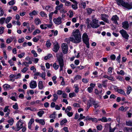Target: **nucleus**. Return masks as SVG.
Here are the masks:
<instances>
[{"label":"nucleus","mask_w":132,"mask_h":132,"mask_svg":"<svg viewBox=\"0 0 132 132\" xmlns=\"http://www.w3.org/2000/svg\"><path fill=\"white\" fill-rule=\"evenodd\" d=\"M126 125L128 126H132V120L128 121H126Z\"/></svg>","instance_id":"obj_40"},{"label":"nucleus","mask_w":132,"mask_h":132,"mask_svg":"<svg viewBox=\"0 0 132 132\" xmlns=\"http://www.w3.org/2000/svg\"><path fill=\"white\" fill-rule=\"evenodd\" d=\"M46 76L45 73V72H43L42 73L41 75V77L44 80L45 79V77Z\"/></svg>","instance_id":"obj_58"},{"label":"nucleus","mask_w":132,"mask_h":132,"mask_svg":"<svg viewBox=\"0 0 132 132\" xmlns=\"http://www.w3.org/2000/svg\"><path fill=\"white\" fill-rule=\"evenodd\" d=\"M28 68L27 67H24L21 70V72L23 73L25 72L27 70H28Z\"/></svg>","instance_id":"obj_59"},{"label":"nucleus","mask_w":132,"mask_h":132,"mask_svg":"<svg viewBox=\"0 0 132 132\" xmlns=\"http://www.w3.org/2000/svg\"><path fill=\"white\" fill-rule=\"evenodd\" d=\"M132 90V89L131 87L130 86H128L127 87V90L126 93L127 94L129 95L131 92Z\"/></svg>","instance_id":"obj_23"},{"label":"nucleus","mask_w":132,"mask_h":132,"mask_svg":"<svg viewBox=\"0 0 132 132\" xmlns=\"http://www.w3.org/2000/svg\"><path fill=\"white\" fill-rule=\"evenodd\" d=\"M40 32V31L39 30L36 29L33 32L32 34L33 35H35Z\"/></svg>","instance_id":"obj_32"},{"label":"nucleus","mask_w":132,"mask_h":132,"mask_svg":"<svg viewBox=\"0 0 132 132\" xmlns=\"http://www.w3.org/2000/svg\"><path fill=\"white\" fill-rule=\"evenodd\" d=\"M23 123L20 120L18 121L16 124V131H19L23 127Z\"/></svg>","instance_id":"obj_7"},{"label":"nucleus","mask_w":132,"mask_h":132,"mask_svg":"<svg viewBox=\"0 0 132 132\" xmlns=\"http://www.w3.org/2000/svg\"><path fill=\"white\" fill-rule=\"evenodd\" d=\"M83 41H89V38L88 36L86 33H84L82 36Z\"/></svg>","instance_id":"obj_12"},{"label":"nucleus","mask_w":132,"mask_h":132,"mask_svg":"<svg viewBox=\"0 0 132 132\" xmlns=\"http://www.w3.org/2000/svg\"><path fill=\"white\" fill-rule=\"evenodd\" d=\"M128 108L127 107H126L125 108H124L123 106H122L119 108V110H121L125 112L127 110Z\"/></svg>","instance_id":"obj_25"},{"label":"nucleus","mask_w":132,"mask_h":132,"mask_svg":"<svg viewBox=\"0 0 132 132\" xmlns=\"http://www.w3.org/2000/svg\"><path fill=\"white\" fill-rule=\"evenodd\" d=\"M67 122V120L66 119H63L61 121L60 125L61 126L63 125L64 123H66Z\"/></svg>","instance_id":"obj_49"},{"label":"nucleus","mask_w":132,"mask_h":132,"mask_svg":"<svg viewBox=\"0 0 132 132\" xmlns=\"http://www.w3.org/2000/svg\"><path fill=\"white\" fill-rule=\"evenodd\" d=\"M31 53L33 54L35 57H36L37 56V54L34 50H32L31 51Z\"/></svg>","instance_id":"obj_60"},{"label":"nucleus","mask_w":132,"mask_h":132,"mask_svg":"<svg viewBox=\"0 0 132 132\" xmlns=\"http://www.w3.org/2000/svg\"><path fill=\"white\" fill-rule=\"evenodd\" d=\"M53 21L56 24L59 25L62 23V19L60 17L53 19Z\"/></svg>","instance_id":"obj_8"},{"label":"nucleus","mask_w":132,"mask_h":132,"mask_svg":"<svg viewBox=\"0 0 132 132\" xmlns=\"http://www.w3.org/2000/svg\"><path fill=\"white\" fill-rule=\"evenodd\" d=\"M38 87L40 89H42L44 88L43 82L42 81H39L38 84Z\"/></svg>","instance_id":"obj_20"},{"label":"nucleus","mask_w":132,"mask_h":132,"mask_svg":"<svg viewBox=\"0 0 132 132\" xmlns=\"http://www.w3.org/2000/svg\"><path fill=\"white\" fill-rule=\"evenodd\" d=\"M108 81V80H106L104 81H103L102 82V85L104 87H106V82Z\"/></svg>","instance_id":"obj_42"},{"label":"nucleus","mask_w":132,"mask_h":132,"mask_svg":"<svg viewBox=\"0 0 132 132\" xmlns=\"http://www.w3.org/2000/svg\"><path fill=\"white\" fill-rule=\"evenodd\" d=\"M120 32L124 38L126 39H128L129 36L126 31L123 29H122L120 31Z\"/></svg>","instance_id":"obj_6"},{"label":"nucleus","mask_w":132,"mask_h":132,"mask_svg":"<svg viewBox=\"0 0 132 132\" xmlns=\"http://www.w3.org/2000/svg\"><path fill=\"white\" fill-rule=\"evenodd\" d=\"M53 67L54 69L55 70H57L59 68V65H57L56 63H54L53 65Z\"/></svg>","instance_id":"obj_35"},{"label":"nucleus","mask_w":132,"mask_h":132,"mask_svg":"<svg viewBox=\"0 0 132 132\" xmlns=\"http://www.w3.org/2000/svg\"><path fill=\"white\" fill-rule=\"evenodd\" d=\"M72 34L76 40L79 41L81 40V34L79 30L77 29L76 30H73Z\"/></svg>","instance_id":"obj_2"},{"label":"nucleus","mask_w":132,"mask_h":132,"mask_svg":"<svg viewBox=\"0 0 132 132\" xmlns=\"http://www.w3.org/2000/svg\"><path fill=\"white\" fill-rule=\"evenodd\" d=\"M95 102V100L92 98H90L89 100L88 101L87 103L91 105L93 104Z\"/></svg>","instance_id":"obj_19"},{"label":"nucleus","mask_w":132,"mask_h":132,"mask_svg":"<svg viewBox=\"0 0 132 132\" xmlns=\"http://www.w3.org/2000/svg\"><path fill=\"white\" fill-rule=\"evenodd\" d=\"M75 87V92L76 93H77L79 92V88L78 86L77 85H74Z\"/></svg>","instance_id":"obj_47"},{"label":"nucleus","mask_w":132,"mask_h":132,"mask_svg":"<svg viewBox=\"0 0 132 132\" xmlns=\"http://www.w3.org/2000/svg\"><path fill=\"white\" fill-rule=\"evenodd\" d=\"M16 40V39L15 37H11L7 39L6 41H15Z\"/></svg>","instance_id":"obj_21"},{"label":"nucleus","mask_w":132,"mask_h":132,"mask_svg":"<svg viewBox=\"0 0 132 132\" xmlns=\"http://www.w3.org/2000/svg\"><path fill=\"white\" fill-rule=\"evenodd\" d=\"M15 3V1L14 0H12L10 1L9 3V4L10 5H12Z\"/></svg>","instance_id":"obj_46"},{"label":"nucleus","mask_w":132,"mask_h":132,"mask_svg":"<svg viewBox=\"0 0 132 132\" xmlns=\"http://www.w3.org/2000/svg\"><path fill=\"white\" fill-rule=\"evenodd\" d=\"M71 109V106H68L66 108V109L65 111V113H67L69 112L70 110Z\"/></svg>","instance_id":"obj_51"},{"label":"nucleus","mask_w":132,"mask_h":132,"mask_svg":"<svg viewBox=\"0 0 132 132\" xmlns=\"http://www.w3.org/2000/svg\"><path fill=\"white\" fill-rule=\"evenodd\" d=\"M4 28L3 27H0V34H2L4 32Z\"/></svg>","instance_id":"obj_57"},{"label":"nucleus","mask_w":132,"mask_h":132,"mask_svg":"<svg viewBox=\"0 0 132 132\" xmlns=\"http://www.w3.org/2000/svg\"><path fill=\"white\" fill-rule=\"evenodd\" d=\"M93 105L94 106V107L95 109L97 108L99 106L98 103L96 102V101Z\"/></svg>","instance_id":"obj_45"},{"label":"nucleus","mask_w":132,"mask_h":132,"mask_svg":"<svg viewBox=\"0 0 132 132\" xmlns=\"http://www.w3.org/2000/svg\"><path fill=\"white\" fill-rule=\"evenodd\" d=\"M14 78L15 79H17L20 78L21 77V74L20 73H18L17 75H14Z\"/></svg>","instance_id":"obj_44"},{"label":"nucleus","mask_w":132,"mask_h":132,"mask_svg":"<svg viewBox=\"0 0 132 132\" xmlns=\"http://www.w3.org/2000/svg\"><path fill=\"white\" fill-rule=\"evenodd\" d=\"M123 6L128 9H132V5L127 3H125Z\"/></svg>","instance_id":"obj_16"},{"label":"nucleus","mask_w":132,"mask_h":132,"mask_svg":"<svg viewBox=\"0 0 132 132\" xmlns=\"http://www.w3.org/2000/svg\"><path fill=\"white\" fill-rule=\"evenodd\" d=\"M37 86L36 82V81L32 80L30 83V87L31 88H35Z\"/></svg>","instance_id":"obj_10"},{"label":"nucleus","mask_w":132,"mask_h":132,"mask_svg":"<svg viewBox=\"0 0 132 132\" xmlns=\"http://www.w3.org/2000/svg\"><path fill=\"white\" fill-rule=\"evenodd\" d=\"M122 27L124 29H127L129 28V25L128 22L125 21L122 23Z\"/></svg>","instance_id":"obj_14"},{"label":"nucleus","mask_w":132,"mask_h":132,"mask_svg":"<svg viewBox=\"0 0 132 132\" xmlns=\"http://www.w3.org/2000/svg\"><path fill=\"white\" fill-rule=\"evenodd\" d=\"M5 20V18H2L0 20V23L3 24L4 22V21Z\"/></svg>","instance_id":"obj_64"},{"label":"nucleus","mask_w":132,"mask_h":132,"mask_svg":"<svg viewBox=\"0 0 132 132\" xmlns=\"http://www.w3.org/2000/svg\"><path fill=\"white\" fill-rule=\"evenodd\" d=\"M118 4L119 5H121L123 6L125 3L122 0H116Z\"/></svg>","instance_id":"obj_27"},{"label":"nucleus","mask_w":132,"mask_h":132,"mask_svg":"<svg viewBox=\"0 0 132 132\" xmlns=\"http://www.w3.org/2000/svg\"><path fill=\"white\" fill-rule=\"evenodd\" d=\"M101 15L102 20L107 23H108L109 22V20L108 19L109 16L108 15L105 14H102Z\"/></svg>","instance_id":"obj_9"},{"label":"nucleus","mask_w":132,"mask_h":132,"mask_svg":"<svg viewBox=\"0 0 132 132\" xmlns=\"http://www.w3.org/2000/svg\"><path fill=\"white\" fill-rule=\"evenodd\" d=\"M110 44L111 46H113L117 45V44L116 42H110Z\"/></svg>","instance_id":"obj_61"},{"label":"nucleus","mask_w":132,"mask_h":132,"mask_svg":"<svg viewBox=\"0 0 132 132\" xmlns=\"http://www.w3.org/2000/svg\"><path fill=\"white\" fill-rule=\"evenodd\" d=\"M25 110H30L31 111L33 112L37 110V109H36L35 108L32 107H26L25 108Z\"/></svg>","instance_id":"obj_18"},{"label":"nucleus","mask_w":132,"mask_h":132,"mask_svg":"<svg viewBox=\"0 0 132 132\" xmlns=\"http://www.w3.org/2000/svg\"><path fill=\"white\" fill-rule=\"evenodd\" d=\"M63 54L62 52L60 53L57 55V60L60 67V71H62L64 66L63 60Z\"/></svg>","instance_id":"obj_1"},{"label":"nucleus","mask_w":132,"mask_h":132,"mask_svg":"<svg viewBox=\"0 0 132 132\" xmlns=\"http://www.w3.org/2000/svg\"><path fill=\"white\" fill-rule=\"evenodd\" d=\"M63 7V4L62 3H60L59 5H57L56 7V9L58 10H60Z\"/></svg>","instance_id":"obj_29"},{"label":"nucleus","mask_w":132,"mask_h":132,"mask_svg":"<svg viewBox=\"0 0 132 132\" xmlns=\"http://www.w3.org/2000/svg\"><path fill=\"white\" fill-rule=\"evenodd\" d=\"M37 13L35 10H34L31 13H30L29 14V15L30 16H32L33 15H37Z\"/></svg>","instance_id":"obj_38"},{"label":"nucleus","mask_w":132,"mask_h":132,"mask_svg":"<svg viewBox=\"0 0 132 132\" xmlns=\"http://www.w3.org/2000/svg\"><path fill=\"white\" fill-rule=\"evenodd\" d=\"M94 10L90 8H88L87 10V13L89 14H91L92 11H93Z\"/></svg>","instance_id":"obj_62"},{"label":"nucleus","mask_w":132,"mask_h":132,"mask_svg":"<svg viewBox=\"0 0 132 132\" xmlns=\"http://www.w3.org/2000/svg\"><path fill=\"white\" fill-rule=\"evenodd\" d=\"M54 45V48L53 50L55 53L58 52L60 48V46L58 43L55 42L53 43Z\"/></svg>","instance_id":"obj_5"},{"label":"nucleus","mask_w":132,"mask_h":132,"mask_svg":"<svg viewBox=\"0 0 132 132\" xmlns=\"http://www.w3.org/2000/svg\"><path fill=\"white\" fill-rule=\"evenodd\" d=\"M117 92L121 94H123L125 96H126V94L124 92V91L121 89H117Z\"/></svg>","instance_id":"obj_22"},{"label":"nucleus","mask_w":132,"mask_h":132,"mask_svg":"<svg viewBox=\"0 0 132 132\" xmlns=\"http://www.w3.org/2000/svg\"><path fill=\"white\" fill-rule=\"evenodd\" d=\"M14 122V121L13 118L11 119L10 120H9L8 121V123L10 124L11 126H12L13 125Z\"/></svg>","instance_id":"obj_37"},{"label":"nucleus","mask_w":132,"mask_h":132,"mask_svg":"<svg viewBox=\"0 0 132 132\" xmlns=\"http://www.w3.org/2000/svg\"><path fill=\"white\" fill-rule=\"evenodd\" d=\"M98 20L96 19H93L90 23V24L91 27L93 28H97L100 26L98 24Z\"/></svg>","instance_id":"obj_3"},{"label":"nucleus","mask_w":132,"mask_h":132,"mask_svg":"<svg viewBox=\"0 0 132 132\" xmlns=\"http://www.w3.org/2000/svg\"><path fill=\"white\" fill-rule=\"evenodd\" d=\"M69 13H70L69 17L70 18L72 17L73 15V12L71 10H70L69 12Z\"/></svg>","instance_id":"obj_52"},{"label":"nucleus","mask_w":132,"mask_h":132,"mask_svg":"<svg viewBox=\"0 0 132 132\" xmlns=\"http://www.w3.org/2000/svg\"><path fill=\"white\" fill-rule=\"evenodd\" d=\"M74 3L75 4H72V8L74 10H76L78 9L77 4L78 3L77 2L75 1V0H70Z\"/></svg>","instance_id":"obj_13"},{"label":"nucleus","mask_w":132,"mask_h":132,"mask_svg":"<svg viewBox=\"0 0 132 132\" xmlns=\"http://www.w3.org/2000/svg\"><path fill=\"white\" fill-rule=\"evenodd\" d=\"M3 87L5 89L7 90L10 89H11L12 88H10V85L8 84H5L3 85Z\"/></svg>","instance_id":"obj_26"},{"label":"nucleus","mask_w":132,"mask_h":132,"mask_svg":"<svg viewBox=\"0 0 132 132\" xmlns=\"http://www.w3.org/2000/svg\"><path fill=\"white\" fill-rule=\"evenodd\" d=\"M117 73L118 74L121 75H123L125 73L124 71L122 70H121L120 72L117 71Z\"/></svg>","instance_id":"obj_54"},{"label":"nucleus","mask_w":132,"mask_h":132,"mask_svg":"<svg viewBox=\"0 0 132 132\" xmlns=\"http://www.w3.org/2000/svg\"><path fill=\"white\" fill-rule=\"evenodd\" d=\"M40 14L42 17H47V15L44 12L41 11L40 12Z\"/></svg>","instance_id":"obj_31"},{"label":"nucleus","mask_w":132,"mask_h":132,"mask_svg":"<svg viewBox=\"0 0 132 132\" xmlns=\"http://www.w3.org/2000/svg\"><path fill=\"white\" fill-rule=\"evenodd\" d=\"M35 121L36 122L39 123L42 125H44L45 124V122L44 119H41L39 120L38 119H36Z\"/></svg>","instance_id":"obj_17"},{"label":"nucleus","mask_w":132,"mask_h":132,"mask_svg":"<svg viewBox=\"0 0 132 132\" xmlns=\"http://www.w3.org/2000/svg\"><path fill=\"white\" fill-rule=\"evenodd\" d=\"M111 59L112 60H114L116 59V56L114 54H112L110 56Z\"/></svg>","instance_id":"obj_56"},{"label":"nucleus","mask_w":132,"mask_h":132,"mask_svg":"<svg viewBox=\"0 0 132 132\" xmlns=\"http://www.w3.org/2000/svg\"><path fill=\"white\" fill-rule=\"evenodd\" d=\"M40 27L42 29H46L47 28L46 24H41Z\"/></svg>","instance_id":"obj_41"},{"label":"nucleus","mask_w":132,"mask_h":132,"mask_svg":"<svg viewBox=\"0 0 132 132\" xmlns=\"http://www.w3.org/2000/svg\"><path fill=\"white\" fill-rule=\"evenodd\" d=\"M13 108L15 110H17L18 109V106L17 103H15V104L13 105Z\"/></svg>","instance_id":"obj_48"},{"label":"nucleus","mask_w":132,"mask_h":132,"mask_svg":"<svg viewBox=\"0 0 132 132\" xmlns=\"http://www.w3.org/2000/svg\"><path fill=\"white\" fill-rule=\"evenodd\" d=\"M52 56V55L51 54H49L47 56H45L44 59L45 60H47L48 59H49L50 57H51Z\"/></svg>","instance_id":"obj_39"},{"label":"nucleus","mask_w":132,"mask_h":132,"mask_svg":"<svg viewBox=\"0 0 132 132\" xmlns=\"http://www.w3.org/2000/svg\"><path fill=\"white\" fill-rule=\"evenodd\" d=\"M81 79V77L80 76L77 75L74 78V80L76 81L79 79Z\"/></svg>","instance_id":"obj_50"},{"label":"nucleus","mask_w":132,"mask_h":132,"mask_svg":"<svg viewBox=\"0 0 132 132\" xmlns=\"http://www.w3.org/2000/svg\"><path fill=\"white\" fill-rule=\"evenodd\" d=\"M53 96L54 98L53 99L52 101L53 102H55L58 99L57 95L56 94H53Z\"/></svg>","instance_id":"obj_30"},{"label":"nucleus","mask_w":132,"mask_h":132,"mask_svg":"<svg viewBox=\"0 0 132 132\" xmlns=\"http://www.w3.org/2000/svg\"><path fill=\"white\" fill-rule=\"evenodd\" d=\"M9 107V106H6L4 109V112H10V110L8 108Z\"/></svg>","instance_id":"obj_33"},{"label":"nucleus","mask_w":132,"mask_h":132,"mask_svg":"<svg viewBox=\"0 0 132 132\" xmlns=\"http://www.w3.org/2000/svg\"><path fill=\"white\" fill-rule=\"evenodd\" d=\"M130 128L126 127L124 128L123 130L125 132H129L130 130Z\"/></svg>","instance_id":"obj_43"},{"label":"nucleus","mask_w":132,"mask_h":132,"mask_svg":"<svg viewBox=\"0 0 132 132\" xmlns=\"http://www.w3.org/2000/svg\"><path fill=\"white\" fill-rule=\"evenodd\" d=\"M11 17H7L6 20V23H8L11 19Z\"/></svg>","instance_id":"obj_63"},{"label":"nucleus","mask_w":132,"mask_h":132,"mask_svg":"<svg viewBox=\"0 0 132 132\" xmlns=\"http://www.w3.org/2000/svg\"><path fill=\"white\" fill-rule=\"evenodd\" d=\"M35 22L36 25H37L41 24V22L39 18H36L35 19Z\"/></svg>","instance_id":"obj_24"},{"label":"nucleus","mask_w":132,"mask_h":132,"mask_svg":"<svg viewBox=\"0 0 132 132\" xmlns=\"http://www.w3.org/2000/svg\"><path fill=\"white\" fill-rule=\"evenodd\" d=\"M119 18L117 15L113 16L111 20L112 21L116 24H118L117 21L118 20Z\"/></svg>","instance_id":"obj_11"},{"label":"nucleus","mask_w":132,"mask_h":132,"mask_svg":"<svg viewBox=\"0 0 132 132\" xmlns=\"http://www.w3.org/2000/svg\"><path fill=\"white\" fill-rule=\"evenodd\" d=\"M61 48L62 51L64 54H67L68 53V48L67 44L65 43H63L62 44Z\"/></svg>","instance_id":"obj_4"},{"label":"nucleus","mask_w":132,"mask_h":132,"mask_svg":"<svg viewBox=\"0 0 132 132\" xmlns=\"http://www.w3.org/2000/svg\"><path fill=\"white\" fill-rule=\"evenodd\" d=\"M69 96L70 98H72L73 96H75L76 94L74 93H70L69 94Z\"/></svg>","instance_id":"obj_55"},{"label":"nucleus","mask_w":132,"mask_h":132,"mask_svg":"<svg viewBox=\"0 0 132 132\" xmlns=\"http://www.w3.org/2000/svg\"><path fill=\"white\" fill-rule=\"evenodd\" d=\"M64 3H65V5L66 6H68L71 5V3L69 1H66Z\"/></svg>","instance_id":"obj_53"},{"label":"nucleus","mask_w":132,"mask_h":132,"mask_svg":"<svg viewBox=\"0 0 132 132\" xmlns=\"http://www.w3.org/2000/svg\"><path fill=\"white\" fill-rule=\"evenodd\" d=\"M102 91L101 90L100 91H98L97 89H96L95 90V93L96 95H98L99 96L100 98L101 99L102 97Z\"/></svg>","instance_id":"obj_15"},{"label":"nucleus","mask_w":132,"mask_h":132,"mask_svg":"<svg viewBox=\"0 0 132 132\" xmlns=\"http://www.w3.org/2000/svg\"><path fill=\"white\" fill-rule=\"evenodd\" d=\"M74 40V38L73 37H69L68 38L65 39V41H73Z\"/></svg>","instance_id":"obj_36"},{"label":"nucleus","mask_w":132,"mask_h":132,"mask_svg":"<svg viewBox=\"0 0 132 132\" xmlns=\"http://www.w3.org/2000/svg\"><path fill=\"white\" fill-rule=\"evenodd\" d=\"M9 77L10 78V81H14V79H13L14 78V75H11Z\"/></svg>","instance_id":"obj_34"},{"label":"nucleus","mask_w":132,"mask_h":132,"mask_svg":"<svg viewBox=\"0 0 132 132\" xmlns=\"http://www.w3.org/2000/svg\"><path fill=\"white\" fill-rule=\"evenodd\" d=\"M44 112L43 111H41L38 112L37 114L38 116L40 117L42 116L43 114L44 113Z\"/></svg>","instance_id":"obj_28"}]
</instances>
